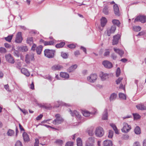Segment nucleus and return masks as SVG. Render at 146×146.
<instances>
[{"label": "nucleus", "mask_w": 146, "mask_h": 146, "mask_svg": "<svg viewBox=\"0 0 146 146\" xmlns=\"http://www.w3.org/2000/svg\"><path fill=\"white\" fill-rule=\"evenodd\" d=\"M44 52L45 56L48 58H50L54 57L55 51L53 50L46 49Z\"/></svg>", "instance_id": "f257e3e1"}, {"label": "nucleus", "mask_w": 146, "mask_h": 146, "mask_svg": "<svg viewBox=\"0 0 146 146\" xmlns=\"http://www.w3.org/2000/svg\"><path fill=\"white\" fill-rule=\"evenodd\" d=\"M56 119L52 122V123L55 125H58L62 123L64 121V119L61 117L59 114H56L55 115Z\"/></svg>", "instance_id": "f03ea898"}, {"label": "nucleus", "mask_w": 146, "mask_h": 146, "mask_svg": "<svg viewBox=\"0 0 146 146\" xmlns=\"http://www.w3.org/2000/svg\"><path fill=\"white\" fill-rule=\"evenodd\" d=\"M95 134L97 137H102L104 134L103 129L100 127H97L95 130Z\"/></svg>", "instance_id": "7ed1b4c3"}, {"label": "nucleus", "mask_w": 146, "mask_h": 146, "mask_svg": "<svg viewBox=\"0 0 146 146\" xmlns=\"http://www.w3.org/2000/svg\"><path fill=\"white\" fill-rule=\"evenodd\" d=\"M95 138L93 137L88 138L86 142L85 146H95Z\"/></svg>", "instance_id": "20e7f679"}, {"label": "nucleus", "mask_w": 146, "mask_h": 146, "mask_svg": "<svg viewBox=\"0 0 146 146\" xmlns=\"http://www.w3.org/2000/svg\"><path fill=\"white\" fill-rule=\"evenodd\" d=\"M140 21L142 23L146 22V16L142 15L137 16L135 18L134 22Z\"/></svg>", "instance_id": "39448f33"}, {"label": "nucleus", "mask_w": 146, "mask_h": 146, "mask_svg": "<svg viewBox=\"0 0 146 146\" xmlns=\"http://www.w3.org/2000/svg\"><path fill=\"white\" fill-rule=\"evenodd\" d=\"M34 54L33 53H29L26 56L25 61L27 63H29L31 61H34Z\"/></svg>", "instance_id": "423d86ee"}, {"label": "nucleus", "mask_w": 146, "mask_h": 146, "mask_svg": "<svg viewBox=\"0 0 146 146\" xmlns=\"http://www.w3.org/2000/svg\"><path fill=\"white\" fill-rule=\"evenodd\" d=\"M123 125V127L121 129L122 132L125 133H127L131 129L130 125H128L127 123H124Z\"/></svg>", "instance_id": "0eeeda50"}, {"label": "nucleus", "mask_w": 146, "mask_h": 146, "mask_svg": "<svg viewBox=\"0 0 146 146\" xmlns=\"http://www.w3.org/2000/svg\"><path fill=\"white\" fill-rule=\"evenodd\" d=\"M97 76L96 74H92L90 76L88 77L87 80L90 82H94L96 80Z\"/></svg>", "instance_id": "6e6552de"}, {"label": "nucleus", "mask_w": 146, "mask_h": 146, "mask_svg": "<svg viewBox=\"0 0 146 146\" xmlns=\"http://www.w3.org/2000/svg\"><path fill=\"white\" fill-rule=\"evenodd\" d=\"M23 38L22 36L21 33L19 32L16 35L15 41L17 43H20L21 42Z\"/></svg>", "instance_id": "1a4fd4ad"}, {"label": "nucleus", "mask_w": 146, "mask_h": 146, "mask_svg": "<svg viewBox=\"0 0 146 146\" xmlns=\"http://www.w3.org/2000/svg\"><path fill=\"white\" fill-rule=\"evenodd\" d=\"M113 11L114 14L116 16H119L120 15V13L119 7L117 4H115L113 6Z\"/></svg>", "instance_id": "9d476101"}, {"label": "nucleus", "mask_w": 146, "mask_h": 146, "mask_svg": "<svg viewBox=\"0 0 146 146\" xmlns=\"http://www.w3.org/2000/svg\"><path fill=\"white\" fill-rule=\"evenodd\" d=\"M63 68V66L59 64H55L51 67V69L54 71L60 70L62 69Z\"/></svg>", "instance_id": "9b49d317"}, {"label": "nucleus", "mask_w": 146, "mask_h": 146, "mask_svg": "<svg viewBox=\"0 0 146 146\" xmlns=\"http://www.w3.org/2000/svg\"><path fill=\"white\" fill-rule=\"evenodd\" d=\"M102 64L105 67L109 69L111 68L113 66L112 64L108 60L104 61L102 62Z\"/></svg>", "instance_id": "f8f14e48"}, {"label": "nucleus", "mask_w": 146, "mask_h": 146, "mask_svg": "<svg viewBox=\"0 0 146 146\" xmlns=\"http://www.w3.org/2000/svg\"><path fill=\"white\" fill-rule=\"evenodd\" d=\"M7 61L9 63L11 64H13L15 62V61L11 55L9 54L5 56Z\"/></svg>", "instance_id": "ddd939ff"}, {"label": "nucleus", "mask_w": 146, "mask_h": 146, "mask_svg": "<svg viewBox=\"0 0 146 146\" xmlns=\"http://www.w3.org/2000/svg\"><path fill=\"white\" fill-rule=\"evenodd\" d=\"M120 37V35H117L113 36L112 42L113 45H115L118 43Z\"/></svg>", "instance_id": "4468645a"}, {"label": "nucleus", "mask_w": 146, "mask_h": 146, "mask_svg": "<svg viewBox=\"0 0 146 146\" xmlns=\"http://www.w3.org/2000/svg\"><path fill=\"white\" fill-rule=\"evenodd\" d=\"M107 22V19L105 17H102L101 20V25L102 27H104L106 25ZM103 29V28L101 29L100 30L102 31Z\"/></svg>", "instance_id": "2eb2a0df"}, {"label": "nucleus", "mask_w": 146, "mask_h": 146, "mask_svg": "<svg viewBox=\"0 0 146 146\" xmlns=\"http://www.w3.org/2000/svg\"><path fill=\"white\" fill-rule=\"evenodd\" d=\"M103 145L104 146H112V143L111 141L106 140L104 141Z\"/></svg>", "instance_id": "dca6fc26"}, {"label": "nucleus", "mask_w": 146, "mask_h": 146, "mask_svg": "<svg viewBox=\"0 0 146 146\" xmlns=\"http://www.w3.org/2000/svg\"><path fill=\"white\" fill-rule=\"evenodd\" d=\"M21 71L22 74L26 76H28L30 75V73L25 68H22L21 70Z\"/></svg>", "instance_id": "f3484780"}, {"label": "nucleus", "mask_w": 146, "mask_h": 146, "mask_svg": "<svg viewBox=\"0 0 146 146\" xmlns=\"http://www.w3.org/2000/svg\"><path fill=\"white\" fill-rule=\"evenodd\" d=\"M94 128L93 127H91L88 129V133L89 135L90 136H93L94 134Z\"/></svg>", "instance_id": "a211bd4d"}, {"label": "nucleus", "mask_w": 146, "mask_h": 146, "mask_svg": "<svg viewBox=\"0 0 146 146\" xmlns=\"http://www.w3.org/2000/svg\"><path fill=\"white\" fill-rule=\"evenodd\" d=\"M70 114L72 116H76L77 117L80 118V115L79 114V113L76 110L74 111L73 112H72L71 110H70Z\"/></svg>", "instance_id": "6ab92c4d"}, {"label": "nucleus", "mask_w": 146, "mask_h": 146, "mask_svg": "<svg viewBox=\"0 0 146 146\" xmlns=\"http://www.w3.org/2000/svg\"><path fill=\"white\" fill-rule=\"evenodd\" d=\"M136 107L138 109L141 110H146V106L142 104H139L136 105Z\"/></svg>", "instance_id": "aec40b11"}, {"label": "nucleus", "mask_w": 146, "mask_h": 146, "mask_svg": "<svg viewBox=\"0 0 146 146\" xmlns=\"http://www.w3.org/2000/svg\"><path fill=\"white\" fill-rule=\"evenodd\" d=\"M107 109H105L103 114L102 119L104 120H107L108 117V113Z\"/></svg>", "instance_id": "412c9836"}, {"label": "nucleus", "mask_w": 146, "mask_h": 146, "mask_svg": "<svg viewBox=\"0 0 146 146\" xmlns=\"http://www.w3.org/2000/svg\"><path fill=\"white\" fill-rule=\"evenodd\" d=\"M77 67V66L76 64H74L72 65L69 68L67 69L68 72H73L75 70Z\"/></svg>", "instance_id": "4be33fe9"}, {"label": "nucleus", "mask_w": 146, "mask_h": 146, "mask_svg": "<svg viewBox=\"0 0 146 146\" xmlns=\"http://www.w3.org/2000/svg\"><path fill=\"white\" fill-rule=\"evenodd\" d=\"M24 140L26 142H28L29 141V138L28 135L25 132H24L23 134Z\"/></svg>", "instance_id": "5701e85b"}, {"label": "nucleus", "mask_w": 146, "mask_h": 146, "mask_svg": "<svg viewBox=\"0 0 146 146\" xmlns=\"http://www.w3.org/2000/svg\"><path fill=\"white\" fill-rule=\"evenodd\" d=\"M113 49L114 51L121 56H122L124 54L123 51L121 50L118 48H114Z\"/></svg>", "instance_id": "b1692460"}, {"label": "nucleus", "mask_w": 146, "mask_h": 146, "mask_svg": "<svg viewBox=\"0 0 146 146\" xmlns=\"http://www.w3.org/2000/svg\"><path fill=\"white\" fill-rule=\"evenodd\" d=\"M60 75L61 77L64 78H68L69 77V74L66 72H61Z\"/></svg>", "instance_id": "393cba45"}, {"label": "nucleus", "mask_w": 146, "mask_h": 146, "mask_svg": "<svg viewBox=\"0 0 146 146\" xmlns=\"http://www.w3.org/2000/svg\"><path fill=\"white\" fill-rule=\"evenodd\" d=\"M100 76L102 80H104L108 78V74H107L102 73V74L100 75Z\"/></svg>", "instance_id": "a878e982"}, {"label": "nucleus", "mask_w": 146, "mask_h": 146, "mask_svg": "<svg viewBox=\"0 0 146 146\" xmlns=\"http://www.w3.org/2000/svg\"><path fill=\"white\" fill-rule=\"evenodd\" d=\"M108 7L107 5H105L103 10V13L106 15H108L109 14Z\"/></svg>", "instance_id": "bb28decb"}, {"label": "nucleus", "mask_w": 146, "mask_h": 146, "mask_svg": "<svg viewBox=\"0 0 146 146\" xmlns=\"http://www.w3.org/2000/svg\"><path fill=\"white\" fill-rule=\"evenodd\" d=\"M110 126L112 127L113 128V130L115 131V133L117 134H119V131L118 130L117 128L115 125L113 123L110 124Z\"/></svg>", "instance_id": "cd10ccee"}, {"label": "nucleus", "mask_w": 146, "mask_h": 146, "mask_svg": "<svg viewBox=\"0 0 146 146\" xmlns=\"http://www.w3.org/2000/svg\"><path fill=\"white\" fill-rule=\"evenodd\" d=\"M42 45H39L36 48L37 53L38 54H40L42 52Z\"/></svg>", "instance_id": "c85d7f7f"}, {"label": "nucleus", "mask_w": 146, "mask_h": 146, "mask_svg": "<svg viewBox=\"0 0 146 146\" xmlns=\"http://www.w3.org/2000/svg\"><path fill=\"white\" fill-rule=\"evenodd\" d=\"M27 43L31 45L33 44V37H28L27 39Z\"/></svg>", "instance_id": "c756f323"}, {"label": "nucleus", "mask_w": 146, "mask_h": 146, "mask_svg": "<svg viewBox=\"0 0 146 146\" xmlns=\"http://www.w3.org/2000/svg\"><path fill=\"white\" fill-rule=\"evenodd\" d=\"M12 50L13 52L14 55L18 57L19 56V52L17 50L15 49L13 47H12Z\"/></svg>", "instance_id": "7c9ffc66"}, {"label": "nucleus", "mask_w": 146, "mask_h": 146, "mask_svg": "<svg viewBox=\"0 0 146 146\" xmlns=\"http://www.w3.org/2000/svg\"><path fill=\"white\" fill-rule=\"evenodd\" d=\"M54 40L50 41H45L44 43V46L51 45L54 44Z\"/></svg>", "instance_id": "2f4dec72"}, {"label": "nucleus", "mask_w": 146, "mask_h": 146, "mask_svg": "<svg viewBox=\"0 0 146 146\" xmlns=\"http://www.w3.org/2000/svg\"><path fill=\"white\" fill-rule=\"evenodd\" d=\"M15 132L14 131L11 129H9L7 133L8 136H11L14 134Z\"/></svg>", "instance_id": "473e14b6"}, {"label": "nucleus", "mask_w": 146, "mask_h": 146, "mask_svg": "<svg viewBox=\"0 0 146 146\" xmlns=\"http://www.w3.org/2000/svg\"><path fill=\"white\" fill-rule=\"evenodd\" d=\"M119 98L120 99L124 100H126V95L123 93H119Z\"/></svg>", "instance_id": "72a5a7b5"}, {"label": "nucleus", "mask_w": 146, "mask_h": 146, "mask_svg": "<svg viewBox=\"0 0 146 146\" xmlns=\"http://www.w3.org/2000/svg\"><path fill=\"white\" fill-rule=\"evenodd\" d=\"M65 44L64 42H61L56 45L55 47L57 48H62L65 45Z\"/></svg>", "instance_id": "f704fd0d"}, {"label": "nucleus", "mask_w": 146, "mask_h": 146, "mask_svg": "<svg viewBox=\"0 0 146 146\" xmlns=\"http://www.w3.org/2000/svg\"><path fill=\"white\" fill-rule=\"evenodd\" d=\"M117 94L114 93H112L110 96V101L114 100L116 98Z\"/></svg>", "instance_id": "c9c22d12"}, {"label": "nucleus", "mask_w": 146, "mask_h": 146, "mask_svg": "<svg viewBox=\"0 0 146 146\" xmlns=\"http://www.w3.org/2000/svg\"><path fill=\"white\" fill-rule=\"evenodd\" d=\"M112 22L113 24V25H114L115 26L117 25V26H119L120 25V22L118 20L116 19H113V20Z\"/></svg>", "instance_id": "e433bc0d"}, {"label": "nucleus", "mask_w": 146, "mask_h": 146, "mask_svg": "<svg viewBox=\"0 0 146 146\" xmlns=\"http://www.w3.org/2000/svg\"><path fill=\"white\" fill-rule=\"evenodd\" d=\"M83 115L85 117H88L89 116L90 114H92V113L90 112L87 111H84L82 112Z\"/></svg>", "instance_id": "4c0bfd02"}, {"label": "nucleus", "mask_w": 146, "mask_h": 146, "mask_svg": "<svg viewBox=\"0 0 146 146\" xmlns=\"http://www.w3.org/2000/svg\"><path fill=\"white\" fill-rule=\"evenodd\" d=\"M76 141L77 146H82V141L80 138H78L77 139Z\"/></svg>", "instance_id": "58836bf2"}, {"label": "nucleus", "mask_w": 146, "mask_h": 146, "mask_svg": "<svg viewBox=\"0 0 146 146\" xmlns=\"http://www.w3.org/2000/svg\"><path fill=\"white\" fill-rule=\"evenodd\" d=\"M134 132L135 134H139L141 133L140 129L138 126H136L134 129Z\"/></svg>", "instance_id": "ea45409f"}, {"label": "nucleus", "mask_w": 146, "mask_h": 146, "mask_svg": "<svg viewBox=\"0 0 146 146\" xmlns=\"http://www.w3.org/2000/svg\"><path fill=\"white\" fill-rule=\"evenodd\" d=\"M42 107L47 110H50L52 108V106L50 104L44 105Z\"/></svg>", "instance_id": "a19ab883"}, {"label": "nucleus", "mask_w": 146, "mask_h": 146, "mask_svg": "<svg viewBox=\"0 0 146 146\" xmlns=\"http://www.w3.org/2000/svg\"><path fill=\"white\" fill-rule=\"evenodd\" d=\"M141 29V27L139 26H134L133 27V29L135 31H139Z\"/></svg>", "instance_id": "79ce46f5"}, {"label": "nucleus", "mask_w": 146, "mask_h": 146, "mask_svg": "<svg viewBox=\"0 0 146 146\" xmlns=\"http://www.w3.org/2000/svg\"><path fill=\"white\" fill-rule=\"evenodd\" d=\"M116 26L114 25H113L111 26L110 29H109L112 33H113L115 32L116 29Z\"/></svg>", "instance_id": "37998d69"}, {"label": "nucleus", "mask_w": 146, "mask_h": 146, "mask_svg": "<svg viewBox=\"0 0 146 146\" xmlns=\"http://www.w3.org/2000/svg\"><path fill=\"white\" fill-rule=\"evenodd\" d=\"M12 35H9L7 37H5V39L7 41L10 42L12 38Z\"/></svg>", "instance_id": "c03bdc74"}, {"label": "nucleus", "mask_w": 146, "mask_h": 146, "mask_svg": "<svg viewBox=\"0 0 146 146\" xmlns=\"http://www.w3.org/2000/svg\"><path fill=\"white\" fill-rule=\"evenodd\" d=\"M113 133V131L111 130H109V135H108V137L109 138H112Z\"/></svg>", "instance_id": "a18cd8bd"}, {"label": "nucleus", "mask_w": 146, "mask_h": 146, "mask_svg": "<svg viewBox=\"0 0 146 146\" xmlns=\"http://www.w3.org/2000/svg\"><path fill=\"white\" fill-rule=\"evenodd\" d=\"M121 73L120 69L119 68H118L116 72V74L117 77H118L120 75Z\"/></svg>", "instance_id": "49530a36"}, {"label": "nucleus", "mask_w": 146, "mask_h": 146, "mask_svg": "<svg viewBox=\"0 0 146 146\" xmlns=\"http://www.w3.org/2000/svg\"><path fill=\"white\" fill-rule=\"evenodd\" d=\"M15 146H23V145L21 142L18 140L16 141Z\"/></svg>", "instance_id": "de8ad7c7"}, {"label": "nucleus", "mask_w": 146, "mask_h": 146, "mask_svg": "<svg viewBox=\"0 0 146 146\" xmlns=\"http://www.w3.org/2000/svg\"><path fill=\"white\" fill-rule=\"evenodd\" d=\"M133 116L135 119H138L140 118V115L137 113L133 114Z\"/></svg>", "instance_id": "09e8293b"}, {"label": "nucleus", "mask_w": 146, "mask_h": 146, "mask_svg": "<svg viewBox=\"0 0 146 146\" xmlns=\"http://www.w3.org/2000/svg\"><path fill=\"white\" fill-rule=\"evenodd\" d=\"M61 56L64 58H68L67 54L63 52H62L61 53Z\"/></svg>", "instance_id": "8fccbe9b"}, {"label": "nucleus", "mask_w": 146, "mask_h": 146, "mask_svg": "<svg viewBox=\"0 0 146 146\" xmlns=\"http://www.w3.org/2000/svg\"><path fill=\"white\" fill-rule=\"evenodd\" d=\"M21 50L23 52H26L28 50V48L26 46H23L21 48Z\"/></svg>", "instance_id": "3c124183"}, {"label": "nucleus", "mask_w": 146, "mask_h": 146, "mask_svg": "<svg viewBox=\"0 0 146 146\" xmlns=\"http://www.w3.org/2000/svg\"><path fill=\"white\" fill-rule=\"evenodd\" d=\"M110 52L108 49H106L105 52L104 54V56H109L110 54Z\"/></svg>", "instance_id": "603ef678"}, {"label": "nucleus", "mask_w": 146, "mask_h": 146, "mask_svg": "<svg viewBox=\"0 0 146 146\" xmlns=\"http://www.w3.org/2000/svg\"><path fill=\"white\" fill-rule=\"evenodd\" d=\"M111 58L114 60H115L117 58V55L114 53H112L111 54Z\"/></svg>", "instance_id": "864d4df0"}, {"label": "nucleus", "mask_w": 146, "mask_h": 146, "mask_svg": "<svg viewBox=\"0 0 146 146\" xmlns=\"http://www.w3.org/2000/svg\"><path fill=\"white\" fill-rule=\"evenodd\" d=\"M55 142L58 144L61 145L63 143V141L62 140L60 139H57L55 141Z\"/></svg>", "instance_id": "5fc2aeb1"}, {"label": "nucleus", "mask_w": 146, "mask_h": 146, "mask_svg": "<svg viewBox=\"0 0 146 146\" xmlns=\"http://www.w3.org/2000/svg\"><path fill=\"white\" fill-rule=\"evenodd\" d=\"M6 52V50L5 48L3 47L0 48V52L1 53H5Z\"/></svg>", "instance_id": "6e6d98bb"}, {"label": "nucleus", "mask_w": 146, "mask_h": 146, "mask_svg": "<svg viewBox=\"0 0 146 146\" xmlns=\"http://www.w3.org/2000/svg\"><path fill=\"white\" fill-rule=\"evenodd\" d=\"M67 46L70 48H73L76 47V45L74 44H72L68 45Z\"/></svg>", "instance_id": "4d7b16f0"}, {"label": "nucleus", "mask_w": 146, "mask_h": 146, "mask_svg": "<svg viewBox=\"0 0 146 146\" xmlns=\"http://www.w3.org/2000/svg\"><path fill=\"white\" fill-rule=\"evenodd\" d=\"M123 80V78L121 77L119 78L118 79L116 80V84H120L121 82Z\"/></svg>", "instance_id": "13d9d810"}, {"label": "nucleus", "mask_w": 146, "mask_h": 146, "mask_svg": "<svg viewBox=\"0 0 146 146\" xmlns=\"http://www.w3.org/2000/svg\"><path fill=\"white\" fill-rule=\"evenodd\" d=\"M73 143L72 142H68L65 145V146H73Z\"/></svg>", "instance_id": "bf43d9fd"}, {"label": "nucleus", "mask_w": 146, "mask_h": 146, "mask_svg": "<svg viewBox=\"0 0 146 146\" xmlns=\"http://www.w3.org/2000/svg\"><path fill=\"white\" fill-rule=\"evenodd\" d=\"M35 143L34 146H39V141L38 139L36 138L35 139Z\"/></svg>", "instance_id": "052dcab7"}, {"label": "nucleus", "mask_w": 146, "mask_h": 146, "mask_svg": "<svg viewBox=\"0 0 146 146\" xmlns=\"http://www.w3.org/2000/svg\"><path fill=\"white\" fill-rule=\"evenodd\" d=\"M43 116V115L40 114L36 117V119L37 120H40L42 118Z\"/></svg>", "instance_id": "680f3d73"}, {"label": "nucleus", "mask_w": 146, "mask_h": 146, "mask_svg": "<svg viewBox=\"0 0 146 146\" xmlns=\"http://www.w3.org/2000/svg\"><path fill=\"white\" fill-rule=\"evenodd\" d=\"M106 32L107 35L108 36H110L111 34L112 33H111V31L109 29H107V30Z\"/></svg>", "instance_id": "e2e57ef3"}, {"label": "nucleus", "mask_w": 146, "mask_h": 146, "mask_svg": "<svg viewBox=\"0 0 146 146\" xmlns=\"http://www.w3.org/2000/svg\"><path fill=\"white\" fill-rule=\"evenodd\" d=\"M145 33L144 31H142L141 32H140L137 35V36H141L143 35Z\"/></svg>", "instance_id": "0e129e2a"}, {"label": "nucleus", "mask_w": 146, "mask_h": 146, "mask_svg": "<svg viewBox=\"0 0 146 146\" xmlns=\"http://www.w3.org/2000/svg\"><path fill=\"white\" fill-rule=\"evenodd\" d=\"M30 88L32 90H34V86L33 82H32L31 84L30 85Z\"/></svg>", "instance_id": "69168bd1"}, {"label": "nucleus", "mask_w": 146, "mask_h": 146, "mask_svg": "<svg viewBox=\"0 0 146 146\" xmlns=\"http://www.w3.org/2000/svg\"><path fill=\"white\" fill-rule=\"evenodd\" d=\"M133 146H141V145L139 142H136L134 143Z\"/></svg>", "instance_id": "338daca9"}, {"label": "nucleus", "mask_w": 146, "mask_h": 146, "mask_svg": "<svg viewBox=\"0 0 146 146\" xmlns=\"http://www.w3.org/2000/svg\"><path fill=\"white\" fill-rule=\"evenodd\" d=\"M36 47V45L35 44H33L31 48V49L33 51H34L35 50V48Z\"/></svg>", "instance_id": "774afa93"}]
</instances>
